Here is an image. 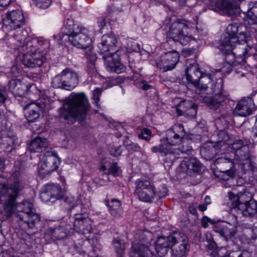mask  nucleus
Wrapping results in <instances>:
<instances>
[{
	"instance_id": "obj_16",
	"label": "nucleus",
	"mask_w": 257,
	"mask_h": 257,
	"mask_svg": "<svg viewBox=\"0 0 257 257\" xmlns=\"http://www.w3.org/2000/svg\"><path fill=\"white\" fill-rule=\"evenodd\" d=\"M151 151L154 153L161 154L164 157V163L167 164L168 166H172L180 155L179 151L176 148L172 147L166 143H161L153 147Z\"/></svg>"
},
{
	"instance_id": "obj_23",
	"label": "nucleus",
	"mask_w": 257,
	"mask_h": 257,
	"mask_svg": "<svg viewBox=\"0 0 257 257\" xmlns=\"http://www.w3.org/2000/svg\"><path fill=\"white\" fill-rule=\"evenodd\" d=\"M185 73L188 83L193 85L196 88L199 87V80L204 76L200 71L198 64L196 62L189 64L186 69Z\"/></svg>"
},
{
	"instance_id": "obj_36",
	"label": "nucleus",
	"mask_w": 257,
	"mask_h": 257,
	"mask_svg": "<svg viewBox=\"0 0 257 257\" xmlns=\"http://www.w3.org/2000/svg\"><path fill=\"white\" fill-rule=\"evenodd\" d=\"M86 113H61L60 116L61 118H63L67 121V123L73 124L76 120L79 122L82 121L85 118L84 114Z\"/></svg>"
},
{
	"instance_id": "obj_25",
	"label": "nucleus",
	"mask_w": 257,
	"mask_h": 257,
	"mask_svg": "<svg viewBox=\"0 0 257 257\" xmlns=\"http://www.w3.org/2000/svg\"><path fill=\"white\" fill-rule=\"evenodd\" d=\"M233 221L231 223H228L231 227L226 225H221L215 227V231L218 232L220 235L228 240L234 237L237 232V226L238 225L237 217L235 215H231Z\"/></svg>"
},
{
	"instance_id": "obj_54",
	"label": "nucleus",
	"mask_w": 257,
	"mask_h": 257,
	"mask_svg": "<svg viewBox=\"0 0 257 257\" xmlns=\"http://www.w3.org/2000/svg\"><path fill=\"white\" fill-rule=\"evenodd\" d=\"M168 192V190L166 185L163 184L159 187L158 191H156V196H158L159 198L165 197L167 195Z\"/></svg>"
},
{
	"instance_id": "obj_63",
	"label": "nucleus",
	"mask_w": 257,
	"mask_h": 257,
	"mask_svg": "<svg viewBox=\"0 0 257 257\" xmlns=\"http://www.w3.org/2000/svg\"><path fill=\"white\" fill-rule=\"evenodd\" d=\"M196 52L195 49H188L184 51L183 53L185 56L187 55L190 56L192 54H194Z\"/></svg>"
},
{
	"instance_id": "obj_24",
	"label": "nucleus",
	"mask_w": 257,
	"mask_h": 257,
	"mask_svg": "<svg viewBox=\"0 0 257 257\" xmlns=\"http://www.w3.org/2000/svg\"><path fill=\"white\" fill-rule=\"evenodd\" d=\"M229 196L231 201L230 211L232 212L236 211V209L248 203L250 201H253L251 199V194L246 191H240L236 195L231 193Z\"/></svg>"
},
{
	"instance_id": "obj_61",
	"label": "nucleus",
	"mask_w": 257,
	"mask_h": 257,
	"mask_svg": "<svg viewBox=\"0 0 257 257\" xmlns=\"http://www.w3.org/2000/svg\"><path fill=\"white\" fill-rule=\"evenodd\" d=\"M212 223V221L207 216H203L201 220L202 226L206 228L208 226V223Z\"/></svg>"
},
{
	"instance_id": "obj_45",
	"label": "nucleus",
	"mask_w": 257,
	"mask_h": 257,
	"mask_svg": "<svg viewBox=\"0 0 257 257\" xmlns=\"http://www.w3.org/2000/svg\"><path fill=\"white\" fill-rule=\"evenodd\" d=\"M1 138L3 139L4 144L6 143L7 145L10 147L15 143V136L13 135V133L9 132L8 134L6 131H3Z\"/></svg>"
},
{
	"instance_id": "obj_42",
	"label": "nucleus",
	"mask_w": 257,
	"mask_h": 257,
	"mask_svg": "<svg viewBox=\"0 0 257 257\" xmlns=\"http://www.w3.org/2000/svg\"><path fill=\"white\" fill-rule=\"evenodd\" d=\"M23 64L27 67L34 68L41 66V61L33 60V57L30 55H24Z\"/></svg>"
},
{
	"instance_id": "obj_49",
	"label": "nucleus",
	"mask_w": 257,
	"mask_h": 257,
	"mask_svg": "<svg viewBox=\"0 0 257 257\" xmlns=\"http://www.w3.org/2000/svg\"><path fill=\"white\" fill-rule=\"evenodd\" d=\"M64 201L68 205L69 210H72L75 207H77L79 205V200L72 196H67L65 198Z\"/></svg>"
},
{
	"instance_id": "obj_35",
	"label": "nucleus",
	"mask_w": 257,
	"mask_h": 257,
	"mask_svg": "<svg viewBox=\"0 0 257 257\" xmlns=\"http://www.w3.org/2000/svg\"><path fill=\"white\" fill-rule=\"evenodd\" d=\"M250 151L248 146H244L242 149L235 152L234 159L238 162H242L250 159Z\"/></svg>"
},
{
	"instance_id": "obj_18",
	"label": "nucleus",
	"mask_w": 257,
	"mask_h": 257,
	"mask_svg": "<svg viewBox=\"0 0 257 257\" xmlns=\"http://www.w3.org/2000/svg\"><path fill=\"white\" fill-rule=\"evenodd\" d=\"M81 212L75 214V218L74 221V228L76 231L83 234L90 233L92 230V221L85 214V209L80 205Z\"/></svg>"
},
{
	"instance_id": "obj_21",
	"label": "nucleus",
	"mask_w": 257,
	"mask_h": 257,
	"mask_svg": "<svg viewBox=\"0 0 257 257\" xmlns=\"http://www.w3.org/2000/svg\"><path fill=\"white\" fill-rule=\"evenodd\" d=\"M107 70L110 72L121 73L125 71L124 66L120 63L118 55L115 53L111 54H104L102 56Z\"/></svg>"
},
{
	"instance_id": "obj_58",
	"label": "nucleus",
	"mask_w": 257,
	"mask_h": 257,
	"mask_svg": "<svg viewBox=\"0 0 257 257\" xmlns=\"http://www.w3.org/2000/svg\"><path fill=\"white\" fill-rule=\"evenodd\" d=\"M37 40V44L39 46H42L44 49L48 48L49 47V42L48 40L44 39L43 37L38 38H34Z\"/></svg>"
},
{
	"instance_id": "obj_19",
	"label": "nucleus",
	"mask_w": 257,
	"mask_h": 257,
	"mask_svg": "<svg viewBox=\"0 0 257 257\" xmlns=\"http://www.w3.org/2000/svg\"><path fill=\"white\" fill-rule=\"evenodd\" d=\"M179 54L176 51L166 53L160 57V60L156 63L157 67L163 72L173 69L179 60Z\"/></svg>"
},
{
	"instance_id": "obj_53",
	"label": "nucleus",
	"mask_w": 257,
	"mask_h": 257,
	"mask_svg": "<svg viewBox=\"0 0 257 257\" xmlns=\"http://www.w3.org/2000/svg\"><path fill=\"white\" fill-rule=\"evenodd\" d=\"M98 27H99V32L102 34L104 32V30L108 29L109 27V23L108 19L106 18H102L98 22Z\"/></svg>"
},
{
	"instance_id": "obj_17",
	"label": "nucleus",
	"mask_w": 257,
	"mask_h": 257,
	"mask_svg": "<svg viewBox=\"0 0 257 257\" xmlns=\"http://www.w3.org/2000/svg\"><path fill=\"white\" fill-rule=\"evenodd\" d=\"M184 126L181 124H176L168 130L166 137L161 140V143L168 144L170 146L179 144L185 136Z\"/></svg>"
},
{
	"instance_id": "obj_52",
	"label": "nucleus",
	"mask_w": 257,
	"mask_h": 257,
	"mask_svg": "<svg viewBox=\"0 0 257 257\" xmlns=\"http://www.w3.org/2000/svg\"><path fill=\"white\" fill-rule=\"evenodd\" d=\"M35 5L42 9L48 8L52 4V0H33Z\"/></svg>"
},
{
	"instance_id": "obj_56",
	"label": "nucleus",
	"mask_w": 257,
	"mask_h": 257,
	"mask_svg": "<svg viewBox=\"0 0 257 257\" xmlns=\"http://www.w3.org/2000/svg\"><path fill=\"white\" fill-rule=\"evenodd\" d=\"M119 170L120 168L118 167L117 163L116 162L113 163L108 168V174L117 176L118 175Z\"/></svg>"
},
{
	"instance_id": "obj_38",
	"label": "nucleus",
	"mask_w": 257,
	"mask_h": 257,
	"mask_svg": "<svg viewBox=\"0 0 257 257\" xmlns=\"http://www.w3.org/2000/svg\"><path fill=\"white\" fill-rule=\"evenodd\" d=\"M207 244L206 246L208 249V253L211 257H219L218 253V247L217 244L213 239L211 235H210V238L207 237Z\"/></svg>"
},
{
	"instance_id": "obj_48",
	"label": "nucleus",
	"mask_w": 257,
	"mask_h": 257,
	"mask_svg": "<svg viewBox=\"0 0 257 257\" xmlns=\"http://www.w3.org/2000/svg\"><path fill=\"white\" fill-rule=\"evenodd\" d=\"M215 148L213 146H204L200 150L201 154L204 156L207 159H210L213 158L215 153Z\"/></svg>"
},
{
	"instance_id": "obj_1",
	"label": "nucleus",
	"mask_w": 257,
	"mask_h": 257,
	"mask_svg": "<svg viewBox=\"0 0 257 257\" xmlns=\"http://www.w3.org/2000/svg\"><path fill=\"white\" fill-rule=\"evenodd\" d=\"M257 44V39L252 34L249 36H245V38H240L235 43H229L231 49L228 51L226 49L220 50L225 58V65L222 68L223 72L229 73L232 65L238 64L243 65L246 62V59L250 56L251 50Z\"/></svg>"
},
{
	"instance_id": "obj_28",
	"label": "nucleus",
	"mask_w": 257,
	"mask_h": 257,
	"mask_svg": "<svg viewBox=\"0 0 257 257\" xmlns=\"http://www.w3.org/2000/svg\"><path fill=\"white\" fill-rule=\"evenodd\" d=\"M49 143L45 138L37 137L28 144V149L31 153H40L48 147Z\"/></svg>"
},
{
	"instance_id": "obj_26",
	"label": "nucleus",
	"mask_w": 257,
	"mask_h": 257,
	"mask_svg": "<svg viewBox=\"0 0 257 257\" xmlns=\"http://www.w3.org/2000/svg\"><path fill=\"white\" fill-rule=\"evenodd\" d=\"M66 229L63 226L50 227L47 229L45 233V237L47 240L55 242L63 239L67 236Z\"/></svg>"
},
{
	"instance_id": "obj_13",
	"label": "nucleus",
	"mask_w": 257,
	"mask_h": 257,
	"mask_svg": "<svg viewBox=\"0 0 257 257\" xmlns=\"http://www.w3.org/2000/svg\"><path fill=\"white\" fill-rule=\"evenodd\" d=\"M239 27L236 24L229 25L227 28V33L222 36L218 49L219 50H224L230 51L231 49V46L229 45V43H235L239 40V39L245 38L246 36L244 33L240 32L238 34L239 31Z\"/></svg>"
},
{
	"instance_id": "obj_27",
	"label": "nucleus",
	"mask_w": 257,
	"mask_h": 257,
	"mask_svg": "<svg viewBox=\"0 0 257 257\" xmlns=\"http://www.w3.org/2000/svg\"><path fill=\"white\" fill-rule=\"evenodd\" d=\"M181 168L189 175L192 172H199L201 170L202 164L196 158H192L184 160L180 164Z\"/></svg>"
},
{
	"instance_id": "obj_30",
	"label": "nucleus",
	"mask_w": 257,
	"mask_h": 257,
	"mask_svg": "<svg viewBox=\"0 0 257 257\" xmlns=\"http://www.w3.org/2000/svg\"><path fill=\"white\" fill-rule=\"evenodd\" d=\"M9 88L15 95L23 96L27 90V86L20 80L12 79L9 81Z\"/></svg>"
},
{
	"instance_id": "obj_37",
	"label": "nucleus",
	"mask_w": 257,
	"mask_h": 257,
	"mask_svg": "<svg viewBox=\"0 0 257 257\" xmlns=\"http://www.w3.org/2000/svg\"><path fill=\"white\" fill-rule=\"evenodd\" d=\"M249 9L246 12V16L250 21L251 24H257V1L250 2L248 5Z\"/></svg>"
},
{
	"instance_id": "obj_44",
	"label": "nucleus",
	"mask_w": 257,
	"mask_h": 257,
	"mask_svg": "<svg viewBox=\"0 0 257 257\" xmlns=\"http://www.w3.org/2000/svg\"><path fill=\"white\" fill-rule=\"evenodd\" d=\"M123 145L125 148L130 153H133L135 152H142V148L136 143H134L128 140H125L123 142Z\"/></svg>"
},
{
	"instance_id": "obj_43",
	"label": "nucleus",
	"mask_w": 257,
	"mask_h": 257,
	"mask_svg": "<svg viewBox=\"0 0 257 257\" xmlns=\"http://www.w3.org/2000/svg\"><path fill=\"white\" fill-rule=\"evenodd\" d=\"M239 168L243 173H246L248 172H253L254 166L251 160L238 162Z\"/></svg>"
},
{
	"instance_id": "obj_12",
	"label": "nucleus",
	"mask_w": 257,
	"mask_h": 257,
	"mask_svg": "<svg viewBox=\"0 0 257 257\" xmlns=\"http://www.w3.org/2000/svg\"><path fill=\"white\" fill-rule=\"evenodd\" d=\"M28 36V33L26 30H23L21 34L14 36V44L17 46L16 48L22 52L24 55L32 54L40 49L36 48L37 40L34 39L29 38L25 44V41L27 39Z\"/></svg>"
},
{
	"instance_id": "obj_9",
	"label": "nucleus",
	"mask_w": 257,
	"mask_h": 257,
	"mask_svg": "<svg viewBox=\"0 0 257 257\" xmlns=\"http://www.w3.org/2000/svg\"><path fill=\"white\" fill-rule=\"evenodd\" d=\"M244 0H209L208 9L218 12L223 11L227 15L233 16L239 14L241 10L238 5Z\"/></svg>"
},
{
	"instance_id": "obj_55",
	"label": "nucleus",
	"mask_w": 257,
	"mask_h": 257,
	"mask_svg": "<svg viewBox=\"0 0 257 257\" xmlns=\"http://www.w3.org/2000/svg\"><path fill=\"white\" fill-rule=\"evenodd\" d=\"M220 174L218 175V177L221 179L227 181L230 178H233L234 176L235 171H229L226 172H220Z\"/></svg>"
},
{
	"instance_id": "obj_40",
	"label": "nucleus",
	"mask_w": 257,
	"mask_h": 257,
	"mask_svg": "<svg viewBox=\"0 0 257 257\" xmlns=\"http://www.w3.org/2000/svg\"><path fill=\"white\" fill-rule=\"evenodd\" d=\"M117 257H123L124 254L125 243L119 238H115L112 240Z\"/></svg>"
},
{
	"instance_id": "obj_57",
	"label": "nucleus",
	"mask_w": 257,
	"mask_h": 257,
	"mask_svg": "<svg viewBox=\"0 0 257 257\" xmlns=\"http://www.w3.org/2000/svg\"><path fill=\"white\" fill-rule=\"evenodd\" d=\"M109 152L111 156L116 157L121 155L122 151L120 146H112L109 149Z\"/></svg>"
},
{
	"instance_id": "obj_3",
	"label": "nucleus",
	"mask_w": 257,
	"mask_h": 257,
	"mask_svg": "<svg viewBox=\"0 0 257 257\" xmlns=\"http://www.w3.org/2000/svg\"><path fill=\"white\" fill-rule=\"evenodd\" d=\"M13 177V183L8 187L7 180L0 177V202L11 208L15 205L20 192L27 185V177L23 172L16 170Z\"/></svg>"
},
{
	"instance_id": "obj_5",
	"label": "nucleus",
	"mask_w": 257,
	"mask_h": 257,
	"mask_svg": "<svg viewBox=\"0 0 257 257\" xmlns=\"http://www.w3.org/2000/svg\"><path fill=\"white\" fill-rule=\"evenodd\" d=\"M33 209V204L28 201L22 202L16 205L14 215L18 218L20 225L33 228L39 224L41 220L40 215L34 213Z\"/></svg>"
},
{
	"instance_id": "obj_39",
	"label": "nucleus",
	"mask_w": 257,
	"mask_h": 257,
	"mask_svg": "<svg viewBox=\"0 0 257 257\" xmlns=\"http://www.w3.org/2000/svg\"><path fill=\"white\" fill-rule=\"evenodd\" d=\"M197 108L198 106L192 101L184 100L180 102L177 110L178 112H184L190 109H192L195 111H197Z\"/></svg>"
},
{
	"instance_id": "obj_41",
	"label": "nucleus",
	"mask_w": 257,
	"mask_h": 257,
	"mask_svg": "<svg viewBox=\"0 0 257 257\" xmlns=\"http://www.w3.org/2000/svg\"><path fill=\"white\" fill-rule=\"evenodd\" d=\"M86 57L87 61V67L90 72L95 71V62L97 59L96 54L89 50L86 52Z\"/></svg>"
},
{
	"instance_id": "obj_22",
	"label": "nucleus",
	"mask_w": 257,
	"mask_h": 257,
	"mask_svg": "<svg viewBox=\"0 0 257 257\" xmlns=\"http://www.w3.org/2000/svg\"><path fill=\"white\" fill-rule=\"evenodd\" d=\"M117 42L116 36L113 33L109 34L103 35L101 38V42L98 44V47L100 53L105 54V53L109 52L107 54H112L116 53L115 44Z\"/></svg>"
},
{
	"instance_id": "obj_60",
	"label": "nucleus",
	"mask_w": 257,
	"mask_h": 257,
	"mask_svg": "<svg viewBox=\"0 0 257 257\" xmlns=\"http://www.w3.org/2000/svg\"><path fill=\"white\" fill-rule=\"evenodd\" d=\"M244 146L245 145L243 144V141L239 140L235 141L233 144H232L231 147L233 150L236 152L238 150H240V149H242Z\"/></svg>"
},
{
	"instance_id": "obj_59",
	"label": "nucleus",
	"mask_w": 257,
	"mask_h": 257,
	"mask_svg": "<svg viewBox=\"0 0 257 257\" xmlns=\"http://www.w3.org/2000/svg\"><path fill=\"white\" fill-rule=\"evenodd\" d=\"M25 116L28 122H33L40 117V113H25Z\"/></svg>"
},
{
	"instance_id": "obj_7",
	"label": "nucleus",
	"mask_w": 257,
	"mask_h": 257,
	"mask_svg": "<svg viewBox=\"0 0 257 257\" xmlns=\"http://www.w3.org/2000/svg\"><path fill=\"white\" fill-rule=\"evenodd\" d=\"M134 195L142 202L152 203L156 196V188L148 179L141 178L135 182Z\"/></svg>"
},
{
	"instance_id": "obj_8",
	"label": "nucleus",
	"mask_w": 257,
	"mask_h": 257,
	"mask_svg": "<svg viewBox=\"0 0 257 257\" xmlns=\"http://www.w3.org/2000/svg\"><path fill=\"white\" fill-rule=\"evenodd\" d=\"M78 82L77 73L69 69H65L53 78L52 85L55 88L71 90L77 86Z\"/></svg>"
},
{
	"instance_id": "obj_11",
	"label": "nucleus",
	"mask_w": 257,
	"mask_h": 257,
	"mask_svg": "<svg viewBox=\"0 0 257 257\" xmlns=\"http://www.w3.org/2000/svg\"><path fill=\"white\" fill-rule=\"evenodd\" d=\"M72 31L66 34L67 39L72 45L79 48L86 49L91 43V39L87 35V30L83 27L73 26Z\"/></svg>"
},
{
	"instance_id": "obj_34",
	"label": "nucleus",
	"mask_w": 257,
	"mask_h": 257,
	"mask_svg": "<svg viewBox=\"0 0 257 257\" xmlns=\"http://www.w3.org/2000/svg\"><path fill=\"white\" fill-rule=\"evenodd\" d=\"M226 99H227V97L223 95L222 92H220L219 93L215 94L213 97L208 98L207 100H206V101L210 108L216 109L219 107L221 103Z\"/></svg>"
},
{
	"instance_id": "obj_6",
	"label": "nucleus",
	"mask_w": 257,
	"mask_h": 257,
	"mask_svg": "<svg viewBox=\"0 0 257 257\" xmlns=\"http://www.w3.org/2000/svg\"><path fill=\"white\" fill-rule=\"evenodd\" d=\"M90 110V104L83 92L74 94L60 108V112H87Z\"/></svg>"
},
{
	"instance_id": "obj_62",
	"label": "nucleus",
	"mask_w": 257,
	"mask_h": 257,
	"mask_svg": "<svg viewBox=\"0 0 257 257\" xmlns=\"http://www.w3.org/2000/svg\"><path fill=\"white\" fill-rule=\"evenodd\" d=\"M132 48H131V50L133 51L137 52H141V48L138 43L136 42H133L132 43Z\"/></svg>"
},
{
	"instance_id": "obj_47",
	"label": "nucleus",
	"mask_w": 257,
	"mask_h": 257,
	"mask_svg": "<svg viewBox=\"0 0 257 257\" xmlns=\"http://www.w3.org/2000/svg\"><path fill=\"white\" fill-rule=\"evenodd\" d=\"M181 143H182V144L176 148L179 151V154L181 153L190 154L192 151V146L190 145L188 140L183 139Z\"/></svg>"
},
{
	"instance_id": "obj_51",
	"label": "nucleus",
	"mask_w": 257,
	"mask_h": 257,
	"mask_svg": "<svg viewBox=\"0 0 257 257\" xmlns=\"http://www.w3.org/2000/svg\"><path fill=\"white\" fill-rule=\"evenodd\" d=\"M152 137V132L148 128H143L141 130L140 133L138 135V137L140 139L148 141Z\"/></svg>"
},
{
	"instance_id": "obj_46",
	"label": "nucleus",
	"mask_w": 257,
	"mask_h": 257,
	"mask_svg": "<svg viewBox=\"0 0 257 257\" xmlns=\"http://www.w3.org/2000/svg\"><path fill=\"white\" fill-rule=\"evenodd\" d=\"M102 93V90L98 88H96L93 92L92 99L93 100V104L97 107V109L95 110V112H97L99 110H103L102 107L99 104L100 100V96Z\"/></svg>"
},
{
	"instance_id": "obj_64",
	"label": "nucleus",
	"mask_w": 257,
	"mask_h": 257,
	"mask_svg": "<svg viewBox=\"0 0 257 257\" xmlns=\"http://www.w3.org/2000/svg\"><path fill=\"white\" fill-rule=\"evenodd\" d=\"M189 211L190 212V213L191 214H192V215H194V216H197L198 215V213H197V208L196 207L194 206H190L189 207Z\"/></svg>"
},
{
	"instance_id": "obj_10",
	"label": "nucleus",
	"mask_w": 257,
	"mask_h": 257,
	"mask_svg": "<svg viewBox=\"0 0 257 257\" xmlns=\"http://www.w3.org/2000/svg\"><path fill=\"white\" fill-rule=\"evenodd\" d=\"M60 158L56 151H46L43 155L39 166V173L43 177L50 175L59 167Z\"/></svg>"
},
{
	"instance_id": "obj_14",
	"label": "nucleus",
	"mask_w": 257,
	"mask_h": 257,
	"mask_svg": "<svg viewBox=\"0 0 257 257\" xmlns=\"http://www.w3.org/2000/svg\"><path fill=\"white\" fill-rule=\"evenodd\" d=\"M3 29L9 31L20 28L25 24L23 14L21 11L14 10L7 14L3 19Z\"/></svg>"
},
{
	"instance_id": "obj_50",
	"label": "nucleus",
	"mask_w": 257,
	"mask_h": 257,
	"mask_svg": "<svg viewBox=\"0 0 257 257\" xmlns=\"http://www.w3.org/2000/svg\"><path fill=\"white\" fill-rule=\"evenodd\" d=\"M45 52L41 49H39L37 51H35L33 54H30L33 58V60L41 61V66L46 61V57L45 56Z\"/></svg>"
},
{
	"instance_id": "obj_20",
	"label": "nucleus",
	"mask_w": 257,
	"mask_h": 257,
	"mask_svg": "<svg viewBox=\"0 0 257 257\" xmlns=\"http://www.w3.org/2000/svg\"><path fill=\"white\" fill-rule=\"evenodd\" d=\"M63 193L61 188L57 184H47L44 190L41 192L40 198L45 202H54L56 200L62 199Z\"/></svg>"
},
{
	"instance_id": "obj_2",
	"label": "nucleus",
	"mask_w": 257,
	"mask_h": 257,
	"mask_svg": "<svg viewBox=\"0 0 257 257\" xmlns=\"http://www.w3.org/2000/svg\"><path fill=\"white\" fill-rule=\"evenodd\" d=\"M187 236L179 231H173L167 236H160L158 238L155 249L159 256L163 257L171 249L173 255L182 257L189 249Z\"/></svg>"
},
{
	"instance_id": "obj_32",
	"label": "nucleus",
	"mask_w": 257,
	"mask_h": 257,
	"mask_svg": "<svg viewBox=\"0 0 257 257\" xmlns=\"http://www.w3.org/2000/svg\"><path fill=\"white\" fill-rule=\"evenodd\" d=\"M238 214H240L243 216L252 217L257 213V203L255 201H250L248 203L236 209Z\"/></svg>"
},
{
	"instance_id": "obj_31",
	"label": "nucleus",
	"mask_w": 257,
	"mask_h": 257,
	"mask_svg": "<svg viewBox=\"0 0 257 257\" xmlns=\"http://www.w3.org/2000/svg\"><path fill=\"white\" fill-rule=\"evenodd\" d=\"M105 205L108 208V210L111 215L114 217H118L121 215L122 209L121 208V201L115 198L110 200L106 199L105 200Z\"/></svg>"
},
{
	"instance_id": "obj_33",
	"label": "nucleus",
	"mask_w": 257,
	"mask_h": 257,
	"mask_svg": "<svg viewBox=\"0 0 257 257\" xmlns=\"http://www.w3.org/2000/svg\"><path fill=\"white\" fill-rule=\"evenodd\" d=\"M235 111H244L246 112H252L255 111L253 100L250 97H244L237 104Z\"/></svg>"
},
{
	"instance_id": "obj_29",
	"label": "nucleus",
	"mask_w": 257,
	"mask_h": 257,
	"mask_svg": "<svg viewBox=\"0 0 257 257\" xmlns=\"http://www.w3.org/2000/svg\"><path fill=\"white\" fill-rule=\"evenodd\" d=\"M215 165L216 169L219 172H227L234 171V163L233 160L227 157H218L215 160Z\"/></svg>"
},
{
	"instance_id": "obj_15",
	"label": "nucleus",
	"mask_w": 257,
	"mask_h": 257,
	"mask_svg": "<svg viewBox=\"0 0 257 257\" xmlns=\"http://www.w3.org/2000/svg\"><path fill=\"white\" fill-rule=\"evenodd\" d=\"M40 98L38 100L33 101L24 107L25 111L28 112H47L49 111L51 108V100L49 96L44 92L40 91Z\"/></svg>"
},
{
	"instance_id": "obj_4",
	"label": "nucleus",
	"mask_w": 257,
	"mask_h": 257,
	"mask_svg": "<svg viewBox=\"0 0 257 257\" xmlns=\"http://www.w3.org/2000/svg\"><path fill=\"white\" fill-rule=\"evenodd\" d=\"M194 25V23L185 20L177 21L173 23L167 33L168 41L172 40L182 45H186L193 39L192 36L189 34L188 30L193 28Z\"/></svg>"
}]
</instances>
